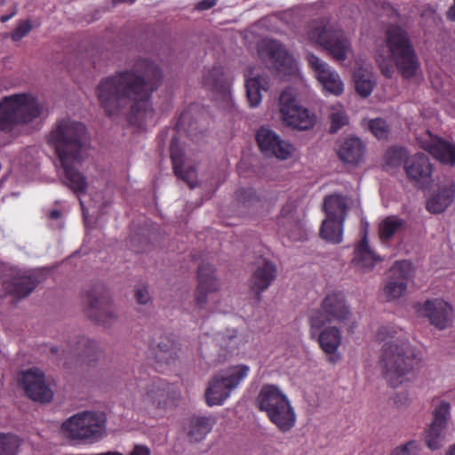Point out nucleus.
<instances>
[{"mask_svg": "<svg viewBox=\"0 0 455 455\" xmlns=\"http://www.w3.org/2000/svg\"><path fill=\"white\" fill-rule=\"evenodd\" d=\"M160 80L159 68L141 61L131 69L101 79L96 87V97L108 116L131 112L142 119L152 115L149 99Z\"/></svg>", "mask_w": 455, "mask_h": 455, "instance_id": "obj_1", "label": "nucleus"}, {"mask_svg": "<svg viewBox=\"0 0 455 455\" xmlns=\"http://www.w3.org/2000/svg\"><path fill=\"white\" fill-rule=\"evenodd\" d=\"M47 143L54 149L59 164L58 173L62 183L79 196L85 225L88 227L89 208L86 201L82 198L89 188L87 178L79 171L88 156L89 138L85 125L70 117L58 120L49 134ZM88 207L95 208L96 203L89 204Z\"/></svg>", "mask_w": 455, "mask_h": 455, "instance_id": "obj_2", "label": "nucleus"}, {"mask_svg": "<svg viewBox=\"0 0 455 455\" xmlns=\"http://www.w3.org/2000/svg\"><path fill=\"white\" fill-rule=\"evenodd\" d=\"M376 338L384 343L379 367L387 384L398 387L411 381L423 363L421 350L411 344L403 329L393 325L381 326Z\"/></svg>", "mask_w": 455, "mask_h": 455, "instance_id": "obj_3", "label": "nucleus"}, {"mask_svg": "<svg viewBox=\"0 0 455 455\" xmlns=\"http://www.w3.org/2000/svg\"><path fill=\"white\" fill-rule=\"evenodd\" d=\"M376 61L383 76L391 78L396 68L405 78L414 76L419 62L407 33L399 27H391L384 44L379 46Z\"/></svg>", "mask_w": 455, "mask_h": 455, "instance_id": "obj_4", "label": "nucleus"}, {"mask_svg": "<svg viewBox=\"0 0 455 455\" xmlns=\"http://www.w3.org/2000/svg\"><path fill=\"white\" fill-rule=\"evenodd\" d=\"M45 113L44 103L28 92L14 93L0 100V132L18 134Z\"/></svg>", "mask_w": 455, "mask_h": 455, "instance_id": "obj_5", "label": "nucleus"}, {"mask_svg": "<svg viewBox=\"0 0 455 455\" xmlns=\"http://www.w3.org/2000/svg\"><path fill=\"white\" fill-rule=\"evenodd\" d=\"M256 404L282 433L290 432L294 427L297 421L295 410L280 387L264 384L256 397Z\"/></svg>", "mask_w": 455, "mask_h": 455, "instance_id": "obj_6", "label": "nucleus"}, {"mask_svg": "<svg viewBox=\"0 0 455 455\" xmlns=\"http://www.w3.org/2000/svg\"><path fill=\"white\" fill-rule=\"evenodd\" d=\"M250 372V366L244 363L230 365L219 371L208 381L204 394L206 404L211 407L222 405Z\"/></svg>", "mask_w": 455, "mask_h": 455, "instance_id": "obj_7", "label": "nucleus"}, {"mask_svg": "<svg viewBox=\"0 0 455 455\" xmlns=\"http://www.w3.org/2000/svg\"><path fill=\"white\" fill-rule=\"evenodd\" d=\"M106 417L101 412L84 411L74 414L61 426L64 435L71 440L94 442L106 432Z\"/></svg>", "mask_w": 455, "mask_h": 455, "instance_id": "obj_8", "label": "nucleus"}, {"mask_svg": "<svg viewBox=\"0 0 455 455\" xmlns=\"http://www.w3.org/2000/svg\"><path fill=\"white\" fill-rule=\"evenodd\" d=\"M308 323L311 330L315 331L331 323L349 325V328H353L355 321L344 296L339 292H332L325 296L319 309L309 312Z\"/></svg>", "mask_w": 455, "mask_h": 455, "instance_id": "obj_9", "label": "nucleus"}, {"mask_svg": "<svg viewBox=\"0 0 455 455\" xmlns=\"http://www.w3.org/2000/svg\"><path fill=\"white\" fill-rule=\"evenodd\" d=\"M126 388L137 406L162 407L168 401L173 387L163 379H132L127 383Z\"/></svg>", "mask_w": 455, "mask_h": 455, "instance_id": "obj_10", "label": "nucleus"}, {"mask_svg": "<svg viewBox=\"0 0 455 455\" xmlns=\"http://www.w3.org/2000/svg\"><path fill=\"white\" fill-rule=\"evenodd\" d=\"M279 113L283 124L301 131L311 129L316 121L315 115L297 101L291 88L282 92L279 97Z\"/></svg>", "mask_w": 455, "mask_h": 455, "instance_id": "obj_11", "label": "nucleus"}, {"mask_svg": "<svg viewBox=\"0 0 455 455\" xmlns=\"http://www.w3.org/2000/svg\"><path fill=\"white\" fill-rule=\"evenodd\" d=\"M259 54L267 66L278 76L285 78L299 72L298 63L283 44L275 40H265L259 47Z\"/></svg>", "mask_w": 455, "mask_h": 455, "instance_id": "obj_12", "label": "nucleus"}, {"mask_svg": "<svg viewBox=\"0 0 455 455\" xmlns=\"http://www.w3.org/2000/svg\"><path fill=\"white\" fill-rule=\"evenodd\" d=\"M306 60L324 94L340 96L344 92V83L335 68L311 52L307 54Z\"/></svg>", "mask_w": 455, "mask_h": 455, "instance_id": "obj_13", "label": "nucleus"}, {"mask_svg": "<svg viewBox=\"0 0 455 455\" xmlns=\"http://www.w3.org/2000/svg\"><path fill=\"white\" fill-rule=\"evenodd\" d=\"M18 382L25 394L33 401L49 403L53 391L43 371L32 368L20 373Z\"/></svg>", "mask_w": 455, "mask_h": 455, "instance_id": "obj_14", "label": "nucleus"}, {"mask_svg": "<svg viewBox=\"0 0 455 455\" xmlns=\"http://www.w3.org/2000/svg\"><path fill=\"white\" fill-rule=\"evenodd\" d=\"M211 265H201L198 269V284L195 293L196 306L207 308L215 306L219 301L220 282Z\"/></svg>", "mask_w": 455, "mask_h": 455, "instance_id": "obj_15", "label": "nucleus"}, {"mask_svg": "<svg viewBox=\"0 0 455 455\" xmlns=\"http://www.w3.org/2000/svg\"><path fill=\"white\" fill-rule=\"evenodd\" d=\"M413 132L420 148L443 164H455V143L435 137L428 130L414 129Z\"/></svg>", "mask_w": 455, "mask_h": 455, "instance_id": "obj_16", "label": "nucleus"}, {"mask_svg": "<svg viewBox=\"0 0 455 455\" xmlns=\"http://www.w3.org/2000/svg\"><path fill=\"white\" fill-rule=\"evenodd\" d=\"M258 145L266 156H275L281 160H288L296 155L295 147L282 140L274 131L267 127L259 129L256 134Z\"/></svg>", "mask_w": 455, "mask_h": 455, "instance_id": "obj_17", "label": "nucleus"}, {"mask_svg": "<svg viewBox=\"0 0 455 455\" xmlns=\"http://www.w3.org/2000/svg\"><path fill=\"white\" fill-rule=\"evenodd\" d=\"M411 277V265L408 261H397L389 270L388 281L383 289V297L393 301L404 296Z\"/></svg>", "mask_w": 455, "mask_h": 455, "instance_id": "obj_18", "label": "nucleus"}, {"mask_svg": "<svg viewBox=\"0 0 455 455\" xmlns=\"http://www.w3.org/2000/svg\"><path fill=\"white\" fill-rule=\"evenodd\" d=\"M419 313L439 330L448 328L453 319L452 307L442 299H427L420 307Z\"/></svg>", "mask_w": 455, "mask_h": 455, "instance_id": "obj_19", "label": "nucleus"}, {"mask_svg": "<svg viewBox=\"0 0 455 455\" xmlns=\"http://www.w3.org/2000/svg\"><path fill=\"white\" fill-rule=\"evenodd\" d=\"M404 171L407 178L418 187L428 186L432 181V164L424 154H415L406 157Z\"/></svg>", "mask_w": 455, "mask_h": 455, "instance_id": "obj_20", "label": "nucleus"}, {"mask_svg": "<svg viewBox=\"0 0 455 455\" xmlns=\"http://www.w3.org/2000/svg\"><path fill=\"white\" fill-rule=\"evenodd\" d=\"M41 282L36 270H15L5 283L8 291L18 299L28 296Z\"/></svg>", "mask_w": 455, "mask_h": 455, "instance_id": "obj_21", "label": "nucleus"}, {"mask_svg": "<svg viewBox=\"0 0 455 455\" xmlns=\"http://www.w3.org/2000/svg\"><path fill=\"white\" fill-rule=\"evenodd\" d=\"M342 332L337 326H326L319 332L317 341L329 363L335 364L341 360L339 349L342 345Z\"/></svg>", "mask_w": 455, "mask_h": 455, "instance_id": "obj_22", "label": "nucleus"}, {"mask_svg": "<svg viewBox=\"0 0 455 455\" xmlns=\"http://www.w3.org/2000/svg\"><path fill=\"white\" fill-rule=\"evenodd\" d=\"M87 315L105 327L111 326L118 318L116 308L105 297H91L88 301Z\"/></svg>", "mask_w": 455, "mask_h": 455, "instance_id": "obj_23", "label": "nucleus"}, {"mask_svg": "<svg viewBox=\"0 0 455 455\" xmlns=\"http://www.w3.org/2000/svg\"><path fill=\"white\" fill-rule=\"evenodd\" d=\"M280 224L291 239L302 240L307 235L303 220L297 213V207L293 203L286 204L280 212Z\"/></svg>", "mask_w": 455, "mask_h": 455, "instance_id": "obj_24", "label": "nucleus"}, {"mask_svg": "<svg viewBox=\"0 0 455 455\" xmlns=\"http://www.w3.org/2000/svg\"><path fill=\"white\" fill-rule=\"evenodd\" d=\"M455 198V184L447 179L438 186L437 190L428 198L427 209L429 212L438 214L444 212Z\"/></svg>", "mask_w": 455, "mask_h": 455, "instance_id": "obj_25", "label": "nucleus"}, {"mask_svg": "<svg viewBox=\"0 0 455 455\" xmlns=\"http://www.w3.org/2000/svg\"><path fill=\"white\" fill-rule=\"evenodd\" d=\"M339 29L327 19H317L310 21L306 28V38L323 49Z\"/></svg>", "mask_w": 455, "mask_h": 455, "instance_id": "obj_26", "label": "nucleus"}, {"mask_svg": "<svg viewBox=\"0 0 455 455\" xmlns=\"http://www.w3.org/2000/svg\"><path fill=\"white\" fill-rule=\"evenodd\" d=\"M245 88L250 107H258L262 100V93L269 88L268 77L258 70H250L245 75Z\"/></svg>", "mask_w": 455, "mask_h": 455, "instance_id": "obj_27", "label": "nucleus"}, {"mask_svg": "<svg viewBox=\"0 0 455 455\" xmlns=\"http://www.w3.org/2000/svg\"><path fill=\"white\" fill-rule=\"evenodd\" d=\"M323 50L339 63H343L353 56L352 42L339 28L333 34Z\"/></svg>", "mask_w": 455, "mask_h": 455, "instance_id": "obj_28", "label": "nucleus"}, {"mask_svg": "<svg viewBox=\"0 0 455 455\" xmlns=\"http://www.w3.org/2000/svg\"><path fill=\"white\" fill-rule=\"evenodd\" d=\"M276 276L275 266L266 259L258 262V265L251 278V288L258 295L269 287Z\"/></svg>", "mask_w": 455, "mask_h": 455, "instance_id": "obj_29", "label": "nucleus"}, {"mask_svg": "<svg viewBox=\"0 0 455 455\" xmlns=\"http://www.w3.org/2000/svg\"><path fill=\"white\" fill-rule=\"evenodd\" d=\"M351 204L352 200L349 197L339 194L326 196L323 202L326 218L345 221Z\"/></svg>", "mask_w": 455, "mask_h": 455, "instance_id": "obj_30", "label": "nucleus"}, {"mask_svg": "<svg viewBox=\"0 0 455 455\" xmlns=\"http://www.w3.org/2000/svg\"><path fill=\"white\" fill-rule=\"evenodd\" d=\"M353 264L363 271L371 270L381 259L370 248L367 234L365 233L361 243L355 247Z\"/></svg>", "mask_w": 455, "mask_h": 455, "instance_id": "obj_31", "label": "nucleus"}, {"mask_svg": "<svg viewBox=\"0 0 455 455\" xmlns=\"http://www.w3.org/2000/svg\"><path fill=\"white\" fill-rule=\"evenodd\" d=\"M337 153L342 162L357 164L363 157L364 147L359 139L348 138L341 142Z\"/></svg>", "mask_w": 455, "mask_h": 455, "instance_id": "obj_32", "label": "nucleus"}, {"mask_svg": "<svg viewBox=\"0 0 455 455\" xmlns=\"http://www.w3.org/2000/svg\"><path fill=\"white\" fill-rule=\"evenodd\" d=\"M233 80L231 74L224 71L221 68H213L204 74L203 84L210 89L221 90L229 94Z\"/></svg>", "mask_w": 455, "mask_h": 455, "instance_id": "obj_33", "label": "nucleus"}, {"mask_svg": "<svg viewBox=\"0 0 455 455\" xmlns=\"http://www.w3.org/2000/svg\"><path fill=\"white\" fill-rule=\"evenodd\" d=\"M171 157L176 175L186 181L191 188L196 187L197 182L196 172L192 168L188 169L185 172L182 171L183 154L178 145V142L174 140L171 145Z\"/></svg>", "mask_w": 455, "mask_h": 455, "instance_id": "obj_34", "label": "nucleus"}, {"mask_svg": "<svg viewBox=\"0 0 455 455\" xmlns=\"http://www.w3.org/2000/svg\"><path fill=\"white\" fill-rule=\"evenodd\" d=\"M355 92L363 98H367L372 92L376 79L370 67H359L353 75Z\"/></svg>", "mask_w": 455, "mask_h": 455, "instance_id": "obj_35", "label": "nucleus"}, {"mask_svg": "<svg viewBox=\"0 0 455 455\" xmlns=\"http://www.w3.org/2000/svg\"><path fill=\"white\" fill-rule=\"evenodd\" d=\"M213 422L211 418L204 416L193 417L187 429L188 435L192 442L203 440L212 430Z\"/></svg>", "mask_w": 455, "mask_h": 455, "instance_id": "obj_36", "label": "nucleus"}, {"mask_svg": "<svg viewBox=\"0 0 455 455\" xmlns=\"http://www.w3.org/2000/svg\"><path fill=\"white\" fill-rule=\"evenodd\" d=\"M404 227V220L395 215L386 217L379 224V236L381 241H388Z\"/></svg>", "mask_w": 455, "mask_h": 455, "instance_id": "obj_37", "label": "nucleus"}, {"mask_svg": "<svg viewBox=\"0 0 455 455\" xmlns=\"http://www.w3.org/2000/svg\"><path fill=\"white\" fill-rule=\"evenodd\" d=\"M344 221L326 218L320 229L321 237L331 243H339L343 238Z\"/></svg>", "mask_w": 455, "mask_h": 455, "instance_id": "obj_38", "label": "nucleus"}, {"mask_svg": "<svg viewBox=\"0 0 455 455\" xmlns=\"http://www.w3.org/2000/svg\"><path fill=\"white\" fill-rule=\"evenodd\" d=\"M248 340L249 337L247 334L232 331L221 336L220 345L229 353L236 354L243 349Z\"/></svg>", "mask_w": 455, "mask_h": 455, "instance_id": "obj_39", "label": "nucleus"}, {"mask_svg": "<svg viewBox=\"0 0 455 455\" xmlns=\"http://www.w3.org/2000/svg\"><path fill=\"white\" fill-rule=\"evenodd\" d=\"M445 426L432 422L426 434V443L431 450H438L443 442V430Z\"/></svg>", "mask_w": 455, "mask_h": 455, "instance_id": "obj_40", "label": "nucleus"}, {"mask_svg": "<svg viewBox=\"0 0 455 455\" xmlns=\"http://www.w3.org/2000/svg\"><path fill=\"white\" fill-rule=\"evenodd\" d=\"M330 118L332 132H336L348 122L344 107L340 103H336L331 107Z\"/></svg>", "mask_w": 455, "mask_h": 455, "instance_id": "obj_41", "label": "nucleus"}, {"mask_svg": "<svg viewBox=\"0 0 455 455\" xmlns=\"http://www.w3.org/2000/svg\"><path fill=\"white\" fill-rule=\"evenodd\" d=\"M20 444L15 435L0 434V455H15Z\"/></svg>", "mask_w": 455, "mask_h": 455, "instance_id": "obj_42", "label": "nucleus"}, {"mask_svg": "<svg viewBox=\"0 0 455 455\" xmlns=\"http://www.w3.org/2000/svg\"><path fill=\"white\" fill-rule=\"evenodd\" d=\"M419 453L420 444L411 440L394 448L389 455H419Z\"/></svg>", "mask_w": 455, "mask_h": 455, "instance_id": "obj_43", "label": "nucleus"}, {"mask_svg": "<svg viewBox=\"0 0 455 455\" xmlns=\"http://www.w3.org/2000/svg\"><path fill=\"white\" fill-rule=\"evenodd\" d=\"M386 163L387 165L395 167L400 165L407 156V151L403 148H390L386 153Z\"/></svg>", "mask_w": 455, "mask_h": 455, "instance_id": "obj_44", "label": "nucleus"}, {"mask_svg": "<svg viewBox=\"0 0 455 455\" xmlns=\"http://www.w3.org/2000/svg\"><path fill=\"white\" fill-rule=\"evenodd\" d=\"M371 132L378 139H385L387 137L389 128L386 121L381 118L371 120L369 123Z\"/></svg>", "mask_w": 455, "mask_h": 455, "instance_id": "obj_45", "label": "nucleus"}, {"mask_svg": "<svg viewBox=\"0 0 455 455\" xmlns=\"http://www.w3.org/2000/svg\"><path fill=\"white\" fill-rule=\"evenodd\" d=\"M451 405L447 402H441L434 413L433 422L445 426L450 417Z\"/></svg>", "mask_w": 455, "mask_h": 455, "instance_id": "obj_46", "label": "nucleus"}, {"mask_svg": "<svg viewBox=\"0 0 455 455\" xmlns=\"http://www.w3.org/2000/svg\"><path fill=\"white\" fill-rule=\"evenodd\" d=\"M32 29L30 21L24 20L19 23L17 28L12 32L11 37L13 41H20L21 38L26 36Z\"/></svg>", "mask_w": 455, "mask_h": 455, "instance_id": "obj_47", "label": "nucleus"}, {"mask_svg": "<svg viewBox=\"0 0 455 455\" xmlns=\"http://www.w3.org/2000/svg\"><path fill=\"white\" fill-rule=\"evenodd\" d=\"M135 298L138 303L147 304L150 300V295L146 287H139L135 291Z\"/></svg>", "mask_w": 455, "mask_h": 455, "instance_id": "obj_48", "label": "nucleus"}, {"mask_svg": "<svg viewBox=\"0 0 455 455\" xmlns=\"http://www.w3.org/2000/svg\"><path fill=\"white\" fill-rule=\"evenodd\" d=\"M246 196H247V192L241 191L238 194L239 200H243V202L244 204H246V203L251 204V203H252L254 201H257V197L251 192L248 193V200L246 199Z\"/></svg>", "mask_w": 455, "mask_h": 455, "instance_id": "obj_49", "label": "nucleus"}, {"mask_svg": "<svg viewBox=\"0 0 455 455\" xmlns=\"http://www.w3.org/2000/svg\"><path fill=\"white\" fill-rule=\"evenodd\" d=\"M217 0H204L197 4V9L207 10L216 4Z\"/></svg>", "mask_w": 455, "mask_h": 455, "instance_id": "obj_50", "label": "nucleus"}, {"mask_svg": "<svg viewBox=\"0 0 455 455\" xmlns=\"http://www.w3.org/2000/svg\"><path fill=\"white\" fill-rule=\"evenodd\" d=\"M447 18L452 21H455V0L453 4L450 7L447 12Z\"/></svg>", "mask_w": 455, "mask_h": 455, "instance_id": "obj_51", "label": "nucleus"}, {"mask_svg": "<svg viewBox=\"0 0 455 455\" xmlns=\"http://www.w3.org/2000/svg\"><path fill=\"white\" fill-rule=\"evenodd\" d=\"M49 218L52 220H58L61 217V213L58 210H52L49 212Z\"/></svg>", "mask_w": 455, "mask_h": 455, "instance_id": "obj_52", "label": "nucleus"}, {"mask_svg": "<svg viewBox=\"0 0 455 455\" xmlns=\"http://www.w3.org/2000/svg\"><path fill=\"white\" fill-rule=\"evenodd\" d=\"M445 455H455V443L451 445L446 451Z\"/></svg>", "mask_w": 455, "mask_h": 455, "instance_id": "obj_53", "label": "nucleus"}, {"mask_svg": "<svg viewBox=\"0 0 455 455\" xmlns=\"http://www.w3.org/2000/svg\"><path fill=\"white\" fill-rule=\"evenodd\" d=\"M14 15H15V12H13L12 13H11L10 15H4V16H2V17L0 18V20H1L2 22H5V21L9 20H10L12 16H14Z\"/></svg>", "mask_w": 455, "mask_h": 455, "instance_id": "obj_54", "label": "nucleus"}, {"mask_svg": "<svg viewBox=\"0 0 455 455\" xmlns=\"http://www.w3.org/2000/svg\"><path fill=\"white\" fill-rule=\"evenodd\" d=\"M116 3H130L132 4L135 0H114Z\"/></svg>", "mask_w": 455, "mask_h": 455, "instance_id": "obj_55", "label": "nucleus"}, {"mask_svg": "<svg viewBox=\"0 0 455 455\" xmlns=\"http://www.w3.org/2000/svg\"><path fill=\"white\" fill-rule=\"evenodd\" d=\"M4 0H0V4H4Z\"/></svg>", "mask_w": 455, "mask_h": 455, "instance_id": "obj_56", "label": "nucleus"}]
</instances>
